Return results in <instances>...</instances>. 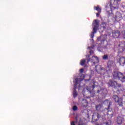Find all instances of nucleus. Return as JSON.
I'll return each instance as SVG.
<instances>
[{
  "label": "nucleus",
  "instance_id": "obj_26",
  "mask_svg": "<svg viewBox=\"0 0 125 125\" xmlns=\"http://www.w3.org/2000/svg\"><path fill=\"white\" fill-rule=\"evenodd\" d=\"M100 91L98 90V93H99Z\"/></svg>",
  "mask_w": 125,
  "mask_h": 125
},
{
  "label": "nucleus",
  "instance_id": "obj_21",
  "mask_svg": "<svg viewBox=\"0 0 125 125\" xmlns=\"http://www.w3.org/2000/svg\"><path fill=\"white\" fill-rule=\"evenodd\" d=\"M100 13H96V16H97V17H99V15H100Z\"/></svg>",
  "mask_w": 125,
  "mask_h": 125
},
{
  "label": "nucleus",
  "instance_id": "obj_10",
  "mask_svg": "<svg viewBox=\"0 0 125 125\" xmlns=\"http://www.w3.org/2000/svg\"><path fill=\"white\" fill-rule=\"evenodd\" d=\"M119 63L121 66H124L125 64V57H121L119 59Z\"/></svg>",
  "mask_w": 125,
  "mask_h": 125
},
{
  "label": "nucleus",
  "instance_id": "obj_6",
  "mask_svg": "<svg viewBox=\"0 0 125 125\" xmlns=\"http://www.w3.org/2000/svg\"><path fill=\"white\" fill-rule=\"evenodd\" d=\"M86 60L87 61V63H88L89 61H91V62H92L93 64H95L96 63H98V62H99V59H98V57L95 56H93L91 59V60L89 59H87Z\"/></svg>",
  "mask_w": 125,
  "mask_h": 125
},
{
  "label": "nucleus",
  "instance_id": "obj_30",
  "mask_svg": "<svg viewBox=\"0 0 125 125\" xmlns=\"http://www.w3.org/2000/svg\"><path fill=\"white\" fill-rule=\"evenodd\" d=\"M88 56V57H89V55H88V56Z\"/></svg>",
  "mask_w": 125,
  "mask_h": 125
},
{
  "label": "nucleus",
  "instance_id": "obj_11",
  "mask_svg": "<svg viewBox=\"0 0 125 125\" xmlns=\"http://www.w3.org/2000/svg\"><path fill=\"white\" fill-rule=\"evenodd\" d=\"M115 16L116 20H119V19H121L123 17L122 14L119 12L116 13Z\"/></svg>",
  "mask_w": 125,
  "mask_h": 125
},
{
  "label": "nucleus",
  "instance_id": "obj_19",
  "mask_svg": "<svg viewBox=\"0 0 125 125\" xmlns=\"http://www.w3.org/2000/svg\"><path fill=\"white\" fill-rule=\"evenodd\" d=\"M73 111H77V110H78V107H77V106H74L73 107Z\"/></svg>",
  "mask_w": 125,
  "mask_h": 125
},
{
  "label": "nucleus",
  "instance_id": "obj_5",
  "mask_svg": "<svg viewBox=\"0 0 125 125\" xmlns=\"http://www.w3.org/2000/svg\"><path fill=\"white\" fill-rule=\"evenodd\" d=\"M113 98L115 102L118 103L119 106H123V98H119L117 95H114Z\"/></svg>",
  "mask_w": 125,
  "mask_h": 125
},
{
  "label": "nucleus",
  "instance_id": "obj_17",
  "mask_svg": "<svg viewBox=\"0 0 125 125\" xmlns=\"http://www.w3.org/2000/svg\"><path fill=\"white\" fill-rule=\"evenodd\" d=\"M103 59L104 60H107V59H108V55H104L103 57Z\"/></svg>",
  "mask_w": 125,
  "mask_h": 125
},
{
  "label": "nucleus",
  "instance_id": "obj_28",
  "mask_svg": "<svg viewBox=\"0 0 125 125\" xmlns=\"http://www.w3.org/2000/svg\"><path fill=\"white\" fill-rule=\"evenodd\" d=\"M88 48H89V49H90V47H88Z\"/></svg>",
  "mask_w": 125,
  "mask_h": 125
},
{
  "label": "nucleus",
  "instance_id": "obj_27",
  "mask_svg": "<svg viewBox=\"0 0 125 125\" xmlns=\"http://www.w3.org/2000/svg\"><path fill=\"white\" fill-rule=\"evenodd\" d=\"M110 108V105H108V108L109 109Z\"/></svg>",
  "mask_w": 125,
  "mask_h": 125
},
{
  "label": "nucleus",
  "instance_id": "obj_3",
  "mask_svg": "<svg viewBox=\"0 0 125 125\" xmlns=\"http://www.w3.org/2000/svg\"><path fill=\"white\" fill-rule=\"evenodd\" d=\"M118 1H120L119 0H110V7L111 9H117L119 8V3Z\"/></svg>",
  "mask_w": 125,
  "mask_h": 125
},
{
  "label": "nucleus",
  "instance_id": "obj_2",
  "mask_svg": "<svg viewBox=\"0 0 125 125\" xmlns=\"http://www.w3.org/2000/svg\"><path fill=\"white\" fill-rule=\"evenodd\" d=\"M113 78L114 79H119V80H120L122 83L125 82V77L121 72H114L113 74Z\"/></svg>",
  "mask_w": 125,
  "mask_h": 125
},
{
  "label": "nucleus",
  "instance_id": "obj_18",
  "mask_svg": "<svg viewBox=\"0 0 125 125\" xmlns=\"http://www.w3.org/2000/svg\"><path fill=\"white\" fill-rule=\"evenodd\" d=\"M77 96H78V93H77V91H74V92H73L74 97H77Z\"/></svg>",
  "mask_w": 125,
  "mask_h": 125
},
{
  "label": "nucleus",
  "instance_id": "obj_16",
  "mask_svg": "<svg viewBox=\"0 0 125 125\" xmlns=\"http://www.w3.org/2000/svg\"><path fill=\"white\" fill-rule=\"evenodd\" d=\"M77 123H78L77 122H72L71 123V125H76V124H77ZM78 125H83V124H79Z\"/></svg>",
  "mask_w": 125,
  "mask_h": 125
},
{
  "label": "nucleus",
  "instance_id": "obj_13",
  "mask_svg": "<svg viewBox=\"0 0 125 125\" xmlns=\"http://www.w3.org/2000/svg\"><path fill=\"white\" fill-rule=\"evenodd\" d=\"M95 10H97V12H99V13H101V8L99 7V6H95L94 7Z\"/></svg>",
  "mask_w": 125,
  "mask_h": 125
},
{
  "label": "nucleus",
  "instance_id": "obj_29",
  "mask_svg": "<svg viewBox=\"0 0 125 125\" xmlns=\"http://www.w3.org/2000/svg\"><path fill=\"white\" fill-rule=\"evenodd\" d=\"M111 103H109V105H110Z\"/></svg>",
  "mask_w": 125,
  "mask_h": 125
},
{
  "label": "nucleus",
  "instance_id": "obj_15",
  "mask_svg": "<svg viewBox=\"0 0 125 125\" xmlns=\"http://www.w3.org/2000/svg\"><path fill=\"white\" fill-rule=\"evenodd\" d=\"M85 63V60H82L80 62V65L83 66Z\"/></svg>",
  "mask_w": 125,
  "mask_h": 125
},
{
  "label": "nucleus",
  "instance_id": "obj_20",
  "mask_svg": "<svg viewBox=\"0 0 125 125\" xmlns=\"http://www.w3.org/2000/svg\"><path fill=\"white\" fill-rule=\"evenodd\" d=\"M122 35L123 36H125V30L122 31Z\"/></svg>",
  "mask_w": 125,
  "mask_h": 125
},
{
  "label": "nucleus",
  "instance_id": "obj_22",
  "mask_svg": "<svg viewBox=\"0 0 125 125\" xmlns=\"http://www.w3.org/2000/svg\"><path fill=\"white\" fill-rule=\"evenodd\" d=\"M80 71V73H83V68L81 69Z\"/></svg>",
  "mask_w": 125,
  "mask_h": 125
},
{
  "label": "nucleus",
  "instance_id": "obj_1",
  "mask_svg": "<svg viewBox=\"0 0 125 125\" xmlns=\"http://www.w3.org/2000/svg\"><path fill=\"white\" fill-rule=\"evenodd\" d=\"M93 32H92L90 37L91 39L94 37V34L97 32V29H98V25H99V21L94 20L93 23Z\"/></svg>",
  "mask_w": 125,
  "mask_h": 125
},
{
  "label": "nucleus",
  "instance_id": "obj_4",
  "mask_svg": "<svg viewBox=\"0 0 125 125\" xmlns=\"http://www.w3.org/2000/svg\"><path fill=\"white\" fill-rule=\"evenodd\" d=\"M108 83L109 86H112V87H114V88H116L117 87H121V86H122V85L121 84L118 83L117 82L112 80L109 81V83Z\"/></svg>",
  "mask_w": 125,
  "mask_h": 125
},
{
  "label": "nucleus",
  "instance_id": "obj_12",
  "mask_svg": "<svg viewBox=\"0 0 125 125\" xmlns=\"http://www.w3.org/2000/svg\"><path fill=\"white\" fill-rule=\"evenodd\" d=\"M95 117H97L98 119H99L100 118H101V116L98 113H94L92 116V119L94 118H95Z\"/></svg>",
  "mask_w": 125,
  "mask_h": 125
},
{
  "label": "nucleus",
  "instance_id": "obj_14",
  "mask_svg": "<svg viewBox=\"0 0 125 125\" xmlns=\"http://www.w3.org/2000/svg\"><path fill=\"white\" fill-rule=\"evenodd\" d=\"M102 108V105L101 104H99L96 106V109L97 111H100Z\"/></svg>",
  "mask_w": 125,
  "mask_h": 125
},
{
  "label": "nucleus",
  "instance_id": "obj_23",
  "mask_svg": "<svg viewBox=\"0 0 125 125\" xmlns=\"http://www.w3.org/2000/svg\"><path fill=\"white\" fill-rule=\"evenodd\" d=\"M104 104H106V103H108V100L105 101L104 102Z\"/></svg>",
  "mask_w": 125,
  "mask_h": 125
},
{
  "label": "nucleus",
  "instance_id": "obj_9",
  "mask_svg": "<svg viewBox=\"0 0 125 125\" xmlns=\"http://www.w3.org/2000/svg\"><path fill=\"white\" fill-rule=\"evenodd\" d=\"M119 36H120V31H119V30H117L113 32V37H114V38H115V39L119 38Z\"/></svg>",
  "mask_w": 125,
  "mask_h": 125
},
{
  "label": "nucleus",
  "instance_id": "obj_32",
  "mask_svg": "<svg viewBox=\"0 0 125 125\" xmlns=\"http://www.w3.org/2000/svg\"><path fill=\"white\" fill-rule=\"evenodd\" d=\"M96 121H98V119H97V120H96Z\"/></svg>",
  "mask_w": 125,
  "mask_h": 125
},
{
  "label": "nucleus",
  "instance_id": "obj_8",
  "mask_svg": "<svg viewBox=\"0 0 125 125\" xmlns=\"http://www.w3.org/2000/svg\"><path fill=\"white\" fill-rule=\"evenodd\" d=\"M94 88V86L93 85H92V86H89V87H86V88L84 89L83 91V95H84V92L85 90L86 91H89L90 93H91V89H93Z\"/></svg>",
  "mask_w": 125,
  "mask_h": 125
},
{
  "label": "nucleus",
  "instance_id": "obj_25",
  "mask_svg": "<svg viewBox=\"0 0 125 125\" xmlns=\"http://www.w3.org/2000/svg\"><path fill=\"white\" fill-rule=\"evenodd\" d=\"M122 7H123V8L125 7V5H122Z\"/></svg>",
  "mask_w": 125,
  "mask_h": 125
},
{
  "label": "nucleus",
  "instance_id": "obj_31",
  "mask_svg": "<svg viewBox=\"0 0 125 125\" xmlns=\"http://www.w3.org/2000/svg\"><path fill=\"white\" fill-rule=\"evenodd\" d=\"M119 1H121V0H119Z\"/></svg>",
  "mask_w": 125,
  "mask_h": 125
},
{
  "label": "nucleus",
  "instance_id": "obj_7",
  "mask_svg": "<svg viewBox=\"0 0 125 125\" xmlns=\"http://www.w3.org/2000/svg\"><path fill=\"white\" fill-rule=\"evenodd\" d=\"M82 77L83 78L82 79L76 78V79H75V80H74L73 82L75 85L74 88H77V85H78V84H79L81 82H82V81H83V79H84V75H82Z\"/></svg>",
  "mask_w": 125,
  "mask_h": 125
},
{
  "label": "nucleus",
  "instance_id": "obj_24",
  "mask_svg": "<svg viewBox=\"0 0 125 125\" xmlns=\"http://www.w3.org/2000/svg\"><path fill=\"white\" fill-rule=\"evenodd\" d=\"M92 53H93V51L90 50V54H92Z\"/></svg>",
  "mask_w": 125,
  "mask_h": 125
}]
</instances>
